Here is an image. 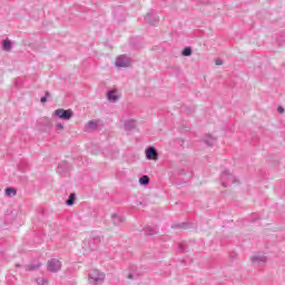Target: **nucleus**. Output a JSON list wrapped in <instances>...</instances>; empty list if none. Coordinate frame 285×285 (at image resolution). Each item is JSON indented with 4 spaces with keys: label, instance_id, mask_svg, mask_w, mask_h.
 <instances>
[{
    "label": "nucleus",
    "instance_id": "6",
    "mask_svg": "<svg viewBox=\"0 0 285 285\" xmlns=\"http://www.w3.org/2000/svg\"><path fill=\"white\" fill-rule=\"evenodd\" d=\"M147 159H157L159 157V153L157 151V148L149 146L146 151Z\"/></svg>",
    "mask_w": 285,
    "mask_h": 285
},
{
    "label": "nucleus",
    "instance_id": "21",
    "mask_svg": "<svg viewBox=\"0 0 285 285\" xmlns=\"http://www.w3.org/2000/svg\"><path fill=\"white\" fill-rule=\"evenodd\" d=\"M11 46H12V43L10 42V40H4V42H3L4 50H10Z\"/></svg>",
    "mask_w": 285,
    "mask_h": 285
},
{
    "label": "nucleus",
    "instance_id": "19",
    "mask_svg": "<svg viewBox=\"0 0 285 285\" xmlns=\"http://www.w3.org/2000/svg\"><path fill=\"white\" fill-rule=\"evenodd\" d=\"M171 228H175V229L188 228V224H186V223H183V224H174V225H171Z\"/></svg>",
    "mask_w": 285,
    "mask_h": 285
},
{
    "label": "nucleus",
    "instance_id": "26",
    "mask_svg": "<svg viewBox=\"0 0 285 285\" xmlns=\"http://www.w3.org/2000/svg\"><path fill=\"white\" fill-rule=\"evenodd\" d=\"M216 66H222V61L219 59L216 60Z\"/></svg>",
    "mask_w": 285,
    "mask_h": 285
},
{
    "label": "nucleus",
    "instance_id": "20",
    "mask_svg": "<svg viewBox=\"0 0 285 285\" xmlns=\"http://www.w3.org/2000/svg\"><path fill=\"white\" fill-rule=\"evenodd\" d=\"M183 55L184 57H190V55H193V50L190 48H185L183 50Z\"/></svg>",
    "mask_w": 285,
    "mask_h": 285
},
{
    "label": "nucleus",
    "instance_id": "25",
    "mask_svg": "<svg viewBox=\"0 0 285 285\" xmlns=\"http://www.w3.org/2000/svg\"><path fill=\"white\" fill-rule=\"evenodd\" d=\"M278 112L281 114V115H284V112H285V110H284V107H278Z\"/></svg>",
    "mask_w": 285,
    "mask_h": 285
},
{
    "label": "nucleus",
    "instance_id": "4",
    "mask_svg": "<svg viewBox=\"0 0 285 285\" xmlns=\"http://www.w3.org/2000/svg\"><path fill=\"white\" fill-rule=\"evenodd\" d=\"M47 271L49 273H59V271H61V261L57 258H51L50 261H48Z\"/></svg>",
    "mask_w": 285,
    "mask_h": 285
},
{
    "label": "nucleus",
    "instance_id": "28",
    "mask_svg": "<svg viewBox=\"0 0 285 285\" xmlns=\"http://www.w3.org/2000/svg\"><path fill=\"white\" fill-rule=\"evenodd\" d=\"M236 256H237V254H235V253L230 254V257H236Z\"/></svg>",
    "mask_w": 285,
    "mask_h": 285
},
{
    "label": "nucleus",
    "instance_id": "12",
    "mask_svg": "<svg viewBox=\"0 0 285 285\" xmlns=\"http://www.w3.org/2000/svg\"><path fill=\"white\" fill-rule=\"evenodd\" d=\"M87 130H97L99 128V120H91L86 125Z\"/></svg>",
    "mask_w": 285,
    "mask_h": 285
},
{
    "label": "nucleus",
    "instance_id": "23",
    "mask_svg": "<svg viewBox=\"0 0 285 285\" xmlns=\"http://www.w3.org/2000/svg\"><path fill=\"white\" fill-rule=\"evenodd\" d=\"M56 128H57V130H63V125L57 124V125H56Z\"/></svg>",
    "mask_w": 285,
    "mask_h": 285
},
{
    "label": "nucleus",
    "instance_id": "10",
    "mask_svg": "<svg viewBox=\"0 0 285 285\" xmlns=\"http://www.w3.org/2000/svg\"><path fill=\"white\" fill-rule=\"evenodd\" d=\"M266 256L264 255H255L252 257L253 264H266Z\"/></svg>",
    "mask_w": 285,
    "mask_h": 285
},
{
    "label": "nucleus",
    "instance_id": "16",
    "mask_svg": "<svg viewBox=\"0 0 285 285\" xmlns=\"http://www.w3.org/2000/svg\"><path fill=\"white\" fill-rule=\"evenodd\" d=\"M6 195H7V197H14V196H17V189L13 188V187H8L6 189Z\"/></svg>",
    "mask_w": 285,
    "mask_h": 285
},
{
    "label": "nucleus",
    "instance_id": "2",
    "mask_svg": "<svg viewBox=\"0 0 285 285\" xmlns=\"http://www.w3.org/2000/svg\"><path fill=\"white\" fill-rule=\"evenodd\" d=\"M89 284H101L106 279V275L98 269H91L88 273Z\"/></svg>",
    "mask_w": 285,
    "mask_h": 285
},
{
    "label": "nucleus",
    "instance_id": "11",
    "mask_svg": "<svg viewBox=\"0 0 285 285\" xmlns=\"http://www.w3.org/2000/svg\"><path fill=\"white\" fill-rule=\"evenodd\" d=\"M40 268H41V263H31L24 266V271H29V272L39 271Z\"/></svg>",
    "mask_w": 285,
    "mask_h": 285
},
{
    "label": "nucleus",
    "instance_id": "3",
    "mask_svg": "<svg viewBox=\"0 0 285 285\" xmlns=\"http://www.w3.org/2000/svg\"><path fill=\"white\" fill-rule=\"evenodd\" d=\"M53 116L58 117V119H62L63 121H70V119H72V117L75 116V112L72 111V109H56L53 111Z\"/></svg>",
    "mask_w": 285,
    "mask_h": 285
},
{
    "label": "nucleus",
    "instance_id": "13",
    "mask_svg": "<svg viewBox=\"0 0 285 285\" xmlns=\"http://www.w3.org/2000/svg\"><path fill=\"white\" fill-rule=\"evenodd\" d=\"M76 199L77 195H75V193L70 194L68 199L66 200V206H75Z\"/></svg>",
    "mask_w": 285,
    "mask_h": 285
},
{
    "label": "nucleus",
    "instance_id": "17",
    "mask_svg": "<svg viewBox=\"0 0 285 285\" xmlns=\"http://www.w3.org/2000/svg\"><path fill=\"white\" fill-rule=\"evenodd\" d=\"M108 99L110 101H117V99H119V95L117 94V90L110 91L108 94Z\"/></svg>",
    "mask_w": 285,
    "mask_h": 285
},
{
    "label": "nucleus",
    "instance_id": "22",
    "mask_svg": "<svg viewBox=\"0 0 285 285\" xmlns=\"http://www.w3.org/2000/svg\"><path fill=\"white\" fill-rule=\"evenodd\" d=\"M48 97H50V92H46V96L40 99L41 104H46L48 101Z\"/></svg>",
    "mask_w": 285,
    "mask_h": 285
},
{
    "label": "nucleus",
    "instance_id": "15",
    "mask_svg": "<svg viewBox=\"0 0 285 285\" xmlns=\"http://www.w3.org/2000/svg\"><path fill=\"white\" fill-rule=\"evenodd\" d=\"M140 186H148L150 184V177L144 175L139 178Z\"/></svg>",
    "mask_w": 285,
    "mask_h": 285
},
{
    "label": "nucleus",
    "instance_id": "27",
    "mask_svg": "<svg viewBox=\"0 0 285 285\" xmlns=\"http://www.w3.org/2000/svg\"><path fill=\"white\" fill-rule=\"evenodd\" d=\"M128 279H134L132 274H129V275H128Z\"/></svg>",
    "mask_w": 285,
    "mask_h": 285
},
{
    "label": "nucleus",
    "instance_id": "1",
    "mask_svg": "<svg viewBox=\"0 0 285 285\" xmlns=\"http://www.w3.org/2000/svg\"><path fill=\"white\" fill-rule=\"evenodd\" d=\"M237 179H235V176L230 174L228 169L224 170L220 175V183L224 188H228V186H233Z\"/></svg>",
    "mask_w": 285,
    "mask_h": 285
},
{
    "label": "nucleus",
    "instance_id": "5",
    "mask_svg": "<svg viewBox=\"0 0 285 285\" xmlns=\"http://www.w3.org/2000/svg\"><path fill=\"white\" fill-rule=\"evenodd\" d=\"M131 61L130 58L126 57V56H119L116 59V67L117 68H128V66H130Z\"/></svg>",
    "mask_w": 285,
    "mask_h": 285
},
{
    "label": "nucleus",
    "instance_id": "14",
    "mask_svg": "<svg viewBox=\"0 0 285 285\" xmlns=\"http://www.w3.org/2000/svg\"><path fill=\"white\" fill-rule=\"evenodd\" d=\"M98 246H99V238H94L89 240L90 250H97Z\"/></svg>",
    "mask_w": 285,
    "mask_h": 285
},
{
    "label": "nucleus",
    "instance_id": "8",
    "mask_svg": "<svg viewBox=\"0 0 285 285\" xmlns=\"http://www.w3.org/2000/svg\"><path fill=\"white\" fill-rule=\"evenodd\" d=\"M68 170H70V165L68 161H62L58 165L59 175H63V173H68Z\"/></svg>",
    "mask_w": 285,
    "mask_h": 285
},
{
    "label": "nucleus",
    "instance_id": "7",
    "mask_svg": "<svg viewBox=\"0 0 285 285\" xmlns=\"http://www.w3.org/2000/svg\"><path fill=\"white\" fill-rule=\"evenodd\" d=\"M144 230L149 237H153V235H157L159 233V228L157 226H147Z\"/></svg>",
    "mask_w": 285,
    "mask_h": 285
},
{
    "label": "nucleus",
    "instance_id": "9",
    "mask_svg": "<svg viewBox=\"0 0 285 285\" xmlns=\"http://www.w3.org/2000/svg\"><path fill=\"white\" fill-rule=\"evenodd\" d=\"M111 219L115 226H119V224H124L126 218L121 215L112 214Z\"/></svg>",
    "mask_w": 285,
    "mask_h": 285
},
{
    "label": "nucleus",
    "instance_id": "18",
    "mask_svg": "<svg viewBox=\"0 0 285 285\" xmlns=\"http://www.w3.org/2000/svg\"><path fill=\"white\" fill-rule=\"evenodd\" d=\"M178 250L180 253H188V244H186V242L180 243L178 246Z\"/></svg>",
    "mask_w": 285,
    "mask_h": 285
},
{
    "label": "nucleus",
    "instance_id": "24",
    "mask_svg": "<svg viewBox=\"0 0 285 285\" xmlns=\"http://www.w3.org/2000/svg\"><path fill=\"white\" fill-rule=\"evenodd\" d=\"M39 285L48 284V279L42 278L41 282H38Z\"/></svg>",
    "mask_w": 285,
    "mask_h": 285
}]
</instances>
